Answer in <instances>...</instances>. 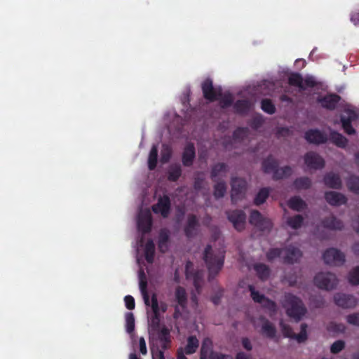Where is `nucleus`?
Masks as SVG:
<instances>
[{"instance_id": "1", "label": "nucleus", "mask_w": 359, "mask_h": 359, "mask_svg": "<svg viewBox=\"0 0 359 359\" xmlns=\"http://www.w3.org/2000/svg\"><path fill=\"white\" fill-rule=\"evenodd\" d=\"M225 257V250L214 252L210 245H207L203 253V259L208 270V280H213L222 270Z\"/></svg>"}, {"instance_id": "2", "label": "nucleus", "mask_w": 359, "mask_h": 359, "mask_svg": "<svg viewBox=\"0 0 359 359\" xmlns=\"http://www.w3.org/2000/svg\"><path fill=\"white\" fill-rule=\"evenodd\" d=\"M287 315L296 322L299 321L306 315L307 309L302 300L292 293H286L283 303Z\"/></svg>"}, {"instance_id": "3", "label": "nucleus", "mask_w": 359, "mask_h": 359, "mask_svg": "<svg viewBox=\"0 0 359 359\" xmlns=\"http://www.w3.org/2000/svg\"><path fill=\"white\" fill-rule=\"evenodd\" d=\"M314 284L320 289L331 290L336 287L338 280L334 273L320 272L314 277Z\"/></svg>"}, {"instance_id": "4", "label": "nucleus", "mask_w": 359, "mask_h": 359, "mask_svg": "<svg viewBox=\"0 0 359 359\" xmlns=\"http://www.w3.org/2000/svg\"><path fill=\"white\" fill-rule=\"evenodd\" d=\"M231 198L233 203L244 198L247 189V182L241 177H232Z\"/></svg>"}, {"instance_id": "5", "label": "nucleus", "mask_w": 359, "mask_h": 359, "mask_svg": "<svg viewBox=\"0 0 359 359\" xmlns=\"http://www.w3.org/2000/svg\"><path fill=\"white\" fill-rule=\"evenodd\" d=\"M249 222L261 231H270L273 226L271 219L263 217L258 210L251 212Z\"/></svg>"}, {"instance_id": "6", "label": "nucleus", "mask_w": 359, "mask_h": 359, "mask_svg": "<svg viewBox=\"0 0 359 359\" xmlns=\"http://www.w3.org/2000/svg\"><path fill=\"white\" fill-rule=\"evenodd\" d=\"M344 113L346 115L340 116V122L344 133L348 135H353L356 133V130L352 126V122L358 118V113L353 109H345Z\"/></svg>"}, {"instance_id": "7", "label": "nucleus", "mask_w": 359, "mask_h": 359, "mask_svg": "<svg viewBox=\"0 0 359 359\" xmlns=\"http://www.w3.org/2000/svg\"><path fill=\"white\" fill-rule=\"evenodd\" d=\"M323 258L325 264L334 266H341L345 262V255L339 250L331 248L326 250Z\"/></svg>"}, {"instance_id": "8", "label": "nucleus", "mask_w": 359, "mask_h": 359, "mask_svg": "<svg viewBox=\"0 0 359 359\" xmlns=\"http://www.w3.org/2000/svg\"><path fill=\"white\" fill-rule=\"evenodd\" d=\"M227 218L233 224V227L238 231L245 229L246 215L241 210L226 211Z\"/></svg>"}, {"instance_id": "9", "label": "nucleus", "mask_w": 359, "mask_h": 359, "mask_svg": "<svg viewBox=\"0 0 359 359\" xmlns=\"http://www.w3.org/2000/svg\"><path fill=\"white\" fill-rule=\"evenodd\" d=\"M155 214H160L163 218H167L171 210V201L168 196H160L158 202L151 207Z\"/></svg>"}, {"instance_id": "10", "label": "nucleus", "mask_w": 359, "mask_h": 359, "mask_svg": "<svg viewBox=\"0 0 359 359\" xmlns=\"http://www.w3.org/2000/svg\"><path fill=\"white\" fill-rule=\"evenodd\" d=\"M302 252L297 247L292 245L284 248L283 262L286 264H293L299 262Z\"/></svg>"}, {"instance_id": "11", "label": "nucleus", "mask_w": 359, "mask_h": 359, "mask_svg": "<svg viewBox=\"0 0 359 359\" xmlns=\"http://www.w3.org/2000/svg\"><path fill=\"white\" fill-rule=\"evenodd\" d=\"M305 140L310 144L316 145L325 144L328 138L326 134L318 129H309L304 133Z\"/></svg>"}, {"instance_id": "12", "label": "nucleus", "mask_w": 359, "mask_h": 359, "mask_svg": "<svg viewBox=\"0 0 359 359\" xmlns=\"http://www.w3.org/2000/svg\"><path fill=\"white\" fill-rule=\"evenodd\" d=\"M304 162L310 169L320 170L325 166L324 159L314 151H309L304 155Z\"/></svg>"}, {"instance_id": "13", "label": "nucleus", "mask_w": 359, "mask_h": 359, "mask_svg": "<svg viewBox=\"0 0 359 359\" xmlns=\"http://www.w3.org/2000/svg\"><path fill=\"white\" fill-rule=\"evenodd\" d=\"M334 303L343 309L354 308L357 304V299L352 294L337 293L334 296Z\"/></svg>"}, {"instance_id": "14", "label": "nucleus", "mask_w": 359, "mask_h": 359, "mask_svg": "<svg viewBox=\"0 0 359 359\" xmlns=\"http://www.w3.org/2000/svg\"><path fill=\"white\" fill-rule=\"evenodd\" d=\"M201 89L203 97L210 102H214L218 100L219 89H216L213 86V82L211 79H205L201 83Z\"/></svg>"}, {"instance_id": "15", "label": "nucleus", "mask_w": 359, "mask_h": 359, "mask_svg": "<svg viewBox=\"0 0 359 359\" xmlns=\"http://www.w3.org/2000/svg\"><path fill=\"white\" fill-rule=\"evenodd\" d=\"M152 226V217L149 210L141 212L137 218V227L142 233H149Z\"/></svg>"}, {"instance_id": "16", "label": "nucleus", "mask_w": 359, "mask_h": 359, "mask_svg": "<svg viewBox=\"0 0 359 359\" xmlns=\"http://www.w3.org/2000/svg\"><path fill=\"white\" fill-rule=\"evenodd\" d=\"M340 100L341 97L339 95L335 93H331L325 96L318 97L317 102L320 104L322 107L329 110H334Z\"/></svg>"}, {"instance_id": "17", "label": "nucleus", "mask_w": 359, "mask_h": 359, "mask_svg": "<svg viewBox=\"0 0 359 359\" xmlns=\"http://www.w3.org/2000/svg\"><path fill=\"white\" fill-rule=\"evenodd\" d=\"M325 201L332 206L338 207L341 205H346L348 199L346 196L341 193L329 191L325 193Z\"/></svg>"}, {"instance_id": "18", "label": "nucleus", "mask_w": 359, "mask_h": 359, "mask_svg": "<svg viewBox=\"0 0 359 359\" xmlns=\"http://www.w3.org/2000/svg\"><path fill=\"white\" fill-rule=\"evenodd\" d=\"M152 334L156 336L163 350H167L170 347V331L166 326L163 325L161 329L152 332Z\"/></svg>"}, {"instance_id": "19", "label": "nucleus", "mask_w": 359, "mask_h": 359, "mask_svg": "<svg viewBox=\"0 0 359 359\" xmlns=\"http://www.w3.org/2000/svg\"><path fill=\"white\" fill-rule=\"evenodd\" d=\"M199 226L198 220L195 215H189L187 217V224L184 226V231L188 238H192L196 236Z\"/></svg>"}, {"instance_id": "20", "label": "nucleus", "mask_w": 359, "mask_h": 359, "mask_svg": "<svg viewBox=\"0 0 359 359\" xmlns=\"http://www.w3.org/2000/svg\"><path fill=\"white\" fill-rule=\"evenodd\" d=\"M321 224L325 229L341 231L344 229V222L334 215H330L322 219Z\"/></svg>"}, {"instance_id": "21", "label": "nucleus", "mask_w": 359, "mask_h": 359, "mask_svg": "<svg viewBox=\"0 0 359 359\" xmlns=\"http://www.w3.org/2000/svg\"><path fill=\"white\" fill-rule=\"evenodd\" d=\"M325 185L330 189H340L342 187V182L338 174L332 172H327L323 177Z\"/></svg>"}, {"instance_id": "22", "label": "nucleus", "mask_w": 359, "mask_h": 359, "mask_svg": "<svg viewBox=\"0 0 359 359\" xmlns=\"http://www.w3.org/2000/svg\"><path fill=\"white\" fill-rule=\"evenodd\" d=\"M196 157L195 147L193 143H188L182 153V163L186 167H190L193 165Z\"/></svg>"}, {"instance_id": "23", "label": "nucleus", "mask_w": 359, "mask_h": 359, "mask_svg": "<svg viewBox=\"0 0 359 359\" xmlns=\"http://www.w3.org/2000/svg\"><path fill=\"white\" fill-rule=\"evenodd\" d=\"M217 352L213 351V344L210 338H205L202 342L200 357L209 358L213 359Z\"/></svg>"}, {"instance_id": "24", "label": "nucleus", "mask_w": 359, "mask_h": 359, "mask_svg": "<svg viewBox=\"0 0 359 359\" xmlns=\"http://www.w3.org/2000/svg\"><path fill=\"white\" fill-rule=\"evenodd\" d=\"M329 140L334 145L342 149L346 147L348 142L346 137L333 130L330 132Z\"/></svg>"}, {"instance_id": "25", "label": "nucleus", "mask_w": 359, "mask_h": 359, "mask_svg": "<svg viewBox=\"0 0 359 359\" xmlns=\"http://www.w3.org/2000/svg\"><path fill=\"white\" fill-rule=\"evenodd\" d=\"M276 328L274 325L267 319H263L261 327V334L269 339H274L276 336Z\"/></svg>"}, {"instance_id": "26", "label": "nucleus", "mask_w": 359, "mask_h": 359, "mask_svg": "<svg viewBox=\"0 0 359 359\" xmlns=\"http://www.w3.org/2000/svg\"><path fill=\"white\" fill-rule=\"evenodd\" d=\"M175 297L177 305L180 306L182 310L185 309L188 302L186 290L182 286H177L175 291Z\"/></svg>"}, {"instance_id": "27", "label": "nucleus", "mask_w": 359, "mask_h": 359, "mask_svg": "<svg viewBox=\"0 0 359 359\" xmlns=\"http://www.w3.org/2000/svg\"><path fill=\"white\" fill-rule=\"evenodd\" d=\"M170 240V233L166 229L160 231L158 235V246L159 250L164 253L168 250V243Z\"/></svg>"}, {"instance_id": "28", "label": "nucleus", "mask_w": 359, "mask_h": 359, "mask_svg": "<svg viewBox=\"0 0 359 359\" xmlns=\"http://www.w3.org/2000/svg\"><path fill=\"white\" fill-rule=\"evenodd\" d=\"M346 187L349 191L359 195V176L351 174L346 179Z\"/></svg>"}, {"instance_id": "29", "label": "nucleus", "mask_w": 359, "mask_h": 359, "mask_svg": "<svg viewBox=\"0 0 359 359\" xmlns=\"http://www.w3.org/2000/svg\"><path fill=\"white\" fill-rule=\"evenodd\" d=\"M251 108V103L248 100H238L233 104V109L237 114H245Z\"/></svg>"}, {"instance_id": "30", "label": "nucleus", "mask_w": 359, "mask_h": 359, "mask_svg": "<svg viewBox=\"0 0 359 359\" xmlns=\"http://www.w3.org/2000/svg\"><path fill=\"white\" fill-rule=\"evenodd\" d=\"M254 269L258 276V278L262 280H266L270 276V269L269 267L262 263L256 264L254 266Z\"/></svg>"}, {"instance_id": "31", "label": "nucleus", "mask_w": 359, "mask_h": 359, "mask_svg": "<svg viewBox=\"0 0 359 359\" xmlns=\"http://www.w3.org/2000/svg\"><path fill=\"white\" fill-rule=\"evenodd\" d=\"M278 166V162L271 156H268L262 162V168L265 173L273 172L276 170Z\"/></svg>"}, {"instance_id": "32", "label": "nucleus", "mask_w": 359, "mask_h": 359, "mask_svg": "<svg viewBox=\"0 0 359 359\" xmlns=\"http://www.w3.org/2000/svg\"><path fill=\"white\" fill-rule=\"evenodd\" d=\"M287 204L290 209L298 212L302 211L307 207L306 202L299 196L290 198Z\"/></svg>"}, {"instance_id": "33", "label": "nucleus", "mask_w": 359, "mask_h": 359, "mask_svg": "<svg viewBox=\"0 0 359 359\" xmlns=\"http://www.w3.org/2000/svg\"><path fill=\"white\" fill-rule=\"evenodd\" d=\"M199 346V341L196 336H189L187 338V344L183 351L187 355H191L197 351Z\"/></svg>"}, {"instance_id": "34", "label": "nucleus", "mask_w": 359, "mask_h": 359, "mask_svg": "<svg viewBox=\"0 0 359 359\" xmlns=\"http://www.w3.org/2000/svg\"><path fill=\"white\" fill-rule=\"evenodd\" d=\"M227 172V165L224 163H218L215 164L210 172V178L213 182H217V178L222 173Z\"/></svg>"}, {"instance_id": "35", "label": "nucleus", "mask_w": 359, "mask_h": 359, "mask_svg": "<svg viewBox=\"0 0 359 359\" xmlns=\"http://www.w3.org/2000/svg\"><path fill=\"white\" fill-rule=\"evenodd\" d=\"M155 245L152 240H149L144 248V257L149 264H152L154 259Z\"/></svg>"}, {"instance_id": "36", "label": "nucleus", "mask_w": 359, "mask_h": 359, "mask_svg": "<svg viewBox=\"0 0 359 359\" xmlns=\"http://www.w3.org/2000/svg\"><path fill=\"white\" fill-rule=\"evenodd\" d=\"M303 77L299 73H292L288 77V83L292 86L298 87L300 90H305L303 83Z\"/></svg>"}, {"instance_id": "37", "label": "nucleus", "mask_w": 359, "mask_h": 359, "mask_svg": "<svg viewBox=\"0 0 359 359\" xmlns=\"http://www.w3.org/2000/svg\"><path fill=\"white\" fill-rule=\"evenodd\" d=\"M204 273L202 270L193 271L189 279L193 280L194 286L198 292L201 290Z\"/></svg>"}, {"instance_id": "38", "label": "nucleus", "mask_w": 359, "mask_h": 359, "mask_svg": "<svg viewBox=\"0 0 359 359\" xmlns=\"http://www.w3.org/2000/svg\"><path fill=\"white\" fill-rule=\"evenodd\" d=\"M182 175V168L180 165L175 164L169 167L168 171V180L170 182H176Z\"/></svg>"}, {"instance_id": "39", "label": "nucleus", "mask_w": 359, "mask_h": 359, "mask_svg": "<svg viewBox=\"0 0 359 359\" xmlns=\"http://www.w3.org/2000/svg\"><path fill=\"white\" fill-rule=\"evenodd\" d=\"M292 174V169L290 166L286 165L283 168H277L276 170L273 175L274 180H281L287 178Z\"/></svg>"}, {"instance_id": "40", "label": "nucleus", "mask_w": 359, "mask_h": 359, "mask_svg": "<svg viewBox=\"0 0 359 359\" xmlns=\"http://www.w3.org/2000/svg\"><path fill=\"white\" fill-rule=\"evenodd\" d=\"M214 185L213 196L215 199L218 200L224 196L226 192V184L224 181L215 182Z\"/></svg>"}, {"instance_id": "41", "label": "nucleus", "mask_w": 359, "mask_h": 359, "mask_svg": "<svg viewBox=\"0 0 359 359\" xmlns=\"http://www.w3.org/2000/svg\"><path fill=\"white\" fill-rule=\"evenodd\" d=\"M140 290L142 294L144 303L147 306L149 305V296L147 291V281L145 279V276L144 272L141 273L140 280Z\"/></svg>"}, {"instance_id": "42", "label": "nucleus", "mask_w": 359, "mask_h": 359, "mask_svg": "<svg viewBox=\"0 0 359 359\" xmlns=\"http://www.w3.org/2000/svg\"><path fill=\"white\" fill-rule=\"evenodd\" d=\"M217 97L222 108L229 107L231 106L233 102V95L231 93L222 95V90L220 88H219Z\"/></svg>"}, {"instance_id": "43", "label": "nucleus", "mask_w": 359, "mask_h": 359, "mask_svg": "<svg viewBox=\"0 0 359 359\" xmlns=\"http://www.w3.org/2000/svg\"><path fill=\"white\" fill-rule=\"evenodd\" d=\"M296 189H308L311 186V180L308 177H302L297 178L293 182Z\"/></svg>"}, {"instance_id": "44", "label": "nucleus", "mask_w": 359, "mask_h": 359, "mask_svg": "<svg viewBox=\"0 0 359 359\" xmlns=\"http://www.w3.org/2000/svg\"><path fill=\"white\" fill-rule=\"evenodd\" d=\"M158 159V149L156 145H153L151 147L149 158H148V168L150 170H153L156 168L157 165Z\"/></svg>"}, {"instance_id": "45", "label": "nucleus", "mask_w": 359, "mask_h": 359, "mask_svg": "<svg viewBox=\"0 0 359 359\" xmlns=\"http://www.w3.org/2000/svg\"><path fill=\"white\" fill-rule=\"evenodd\" d=\"M269 188L264 187L261 189L255 198V204L256 205H260L263 204L266 201V198L269 197Z\"/></svg>"}, {"instance_id": "46", "label": "nucleus", "mask_w": 359, "mask_h": 359, "mask_svg": "<svg viewBox=\"0 0 359 359\" xmlns=\"http://www.w3.org/2000/svg\"><path fill=\"white\" fill-rule=\"evenodd\" d=\"M149 325L150 332L151 333L161 329L162 326H161V319H160L159 312L158 313H153V315L150 318Z\"/></svg>"}, {"instance_id": "47", "label": "nucleus", "mask_w": 359, "mask_h": 359, "mask_svg": "<svg viewBox=\"0 0 359 359\" xmlns=\"http://www.w3.org/2000/svg\"><path fill=\"white\" fill-rule=\"evenodd\" d=\"M304 217L300 215H296L294 217H290L287 219V224L293 229L300 228L303 224Z\"/></svg>"}, {"instance_id": "48", "label": "nucleus", "mask_w": 359, "mask_h": 359, "mask_svg": "<svg viewBox=\"0 0 359 359\" xmlns=\"http://www.w3.org/2000/svg\"><path fill=\"white\" fill-rule=\"evenodd\" d=\"M261 108L269 114H273L276 112V107L270 99H263L261 102Z\"/></svg>"}, {"instance_id": "49", "label": "nucleus", "mask_w": 359, "mask_h": 359, "mask_svg": "<svg viewBox=\"0 0 359 359\" xmlns=\"http://www.w3.org/2000/svg\"><path fill=\"white\" fill-rule=\"evenodd\" d=\"M284 248H270L266 254V259L269 262H272L275 259L280 257L283 254Z\"/></svg>"}, {"instance_id": "50", "label": "nucleus", "mask_w": 359, "mask_h": 359, "mask_svg": "<svg viewBox=\"0 0 359 359\" xmlns=\"http://www.w3.org/2000/svg\"><path fill=\"white\" fill-rule=\"evenodd\" d=\"M126 329L128 333L131 334L135 330V317L133 313L126 314Z\"/></svg>"}, {"instance_id": "51", "label": "nucleus", "mask_w": 359, "mask_h": 359, "mask_svg": "<svg viewBox=\"0 0 359 359\" xmlns=\"http://www.w3.org/2000/svg\"><path fill=\"white\" fill-rule=\"evenodd\" d=\"M307 325L306 323H302L301 325V331L299 334H294V338L299 343L304 342L307 339Z\"/></svg>"}, {"instance_id": "52", "label": "nucleus", "mask_w": 359, "mask_h": 359, "mask_svg": "<svg viewBox=\"0 0 359 359\" xmlns=\"http://www.w3.org/2000/svg\"><path fill=\"white\" fill-rule=\"evenodd\" d=\"M348 281L353 285H359V266L349 272Z\"/></svg>"}, {"instance_id": "53", "label": "nucleus", "mask_w": 359, "mask_h": 359, "mask_svg": "<svg viewBox=\"0 0 359 359\" xmlns=\"http://www.w3.org/2000/svg\"><path fill=\"white\" fill-rule=\"evenodd\" d=\"M249 290L250 291L251 297L255 302L261 304L266 297L264 294L256 291L252 285L249 286Z\"/></svg>"}, {"instance_id": "54", "label": "nucleus", "mask_w": 359, "mask_h": 359, "mask_svg": "<svg viewBox=\"0 0 359 359\" xmlns=\"http://www.w3.org/2000/svg\"><path fill=\"white\" fill-rule=\"evenodd\" d=\"M280 326L281 328V331L285 337L293 339L294 336V333L292 330V328L287 324H285L283 321L280 323Z\"/></svg>"}, {"instance_id": "55", "label": "nucleus", "mask_w": 359, "mask_h": 359, "mask_svg": "<svg viewBox=\"0 0 359 359\" xmlns=\"http://www.w3.org/2000/svg\"><path fill=\"white\" fill-rule=\"evenodd\" d=\"M247 128H238L233 133V137L236 140H243L248 135Z\"/></svg>"}, {"instance_id": "56", "label": "nucleus", "mask_w": 359, "mask_h": 359, "mask_svg": "<svg viewBox=\"0 0 359 359\" xmlns=\"http://www.w3.org/2000/svg\"><path fill=\"white\" fill-rule=\"evenodd\" d=\"M345 347V342L343 340L335 341L330 347L332 353L337 354L341 351Z\"/></svg>"}, {"instance_id": "57", "label": "nucleus", "mask_w": 359, "mask_h": 359, "mask_svg": "<svg viewBox=\"0 0 359 359\" xmlns=\"http://www.w3.org/2000/svg\"><path fill=\"white\" fill-rule=\"evenodd\" d=\"M261 304L264 308L268 309L269 311L275 312L276 311V304L275 302L267 297H265Z\"/></svg>"}, {"instance_id": "58", "label": "nucleus", "mask_w": 359, "mask_h": 359, "mask_svg": "<svg viewBox=\"0 0 359 359\" xmlns=\"http://www.w3.org/2000/svg\"><path fill=\"white\" fill-rule=\"evenodd\" d=\"M346 321L350 325L359 326V312L348 315L346 316Z\"/></svg>"}, {"instance_id": "59", "label": "nucleus", "mask_w": 359, "mask_h": 359, "mask_svg": "<svg viewBox=\"0 0 359 359\" xmlns=\"http://www.w3.org/2000/svg\"><path fill=\"white\" fill-rule=\"evenodd\" d=\"M263 123V118L261 116H257L252 118L250 125L252 128L257 130L262 126Z\"/></svg>"}, {"instance_id": "60", "label": "nucleus", "mask_w": 359, "mask_h": 359, "mask_svg": "<svg viewBox=\"0 0 359 359\" xmlns=\"http://www.w3.org/2000/svg\"><path fill=\"white\" fill-rule=\"evenodd\" d=\"M164 351L162 348L159 349L158 347L156 349L151 348L152 359H165Z\"/></svg>"}, {"instance_id": "61", "label": "nucleus", "mask_w": 359, "mask_h": 359, "mask_svg": "<svg viewBox=\"0 0 359 359\" xmlns=\"http://www.w3.org/2000/svg\"><path fill=\"white\" fill-rule=\"evenodd\" d=\"M124 302H125L126 306L128 310H133L135 309V299L132 296H130V295L126 296L124 298Z\"/></svg>"}, {"instance_id": "62", "label": "nucleus", "mask_w": 359, "mask_h": 359, "mask_svg": "<svg viewBox=\"0 0 359 359\" xmlns=\"http://www.w3.org/2000/svg\"><path fill=\"white\" fill-rule=\"evenodd\" d=\"M303 81L305 88H313L317 86V82L313 76H306Z\"/></svg>"}, {"instance_id": "63", "label": "nucleus", "mask_w": 359, "mask_h": 359, "mask_svg": "<svg viewBox=\"0 0 359 359\" xmlns=\"http://www.w3.org/2000/svg\"><path fill=\"white\" fill-rule=\"evenodd\" d=\"M204 179L203 177H196L194 178V188L196 191H200L203 189Z\"/></svg>"}, {"instance_id": "64", "label": "nucleus", "mask_w": 359, "mask_h": 359, "mask_svg": "<svg viewBox=\"0 0 359 359\" xmlns=\"http://www.w3.org/2000/svg\"><path fill=\"white\" fill-rule=\"evenodd\" d=\"M193 271H195L194 269V264L191 261H187L185 265V275L187 279H189L191 278V274Z\"/></svg>"}]
</instances>
